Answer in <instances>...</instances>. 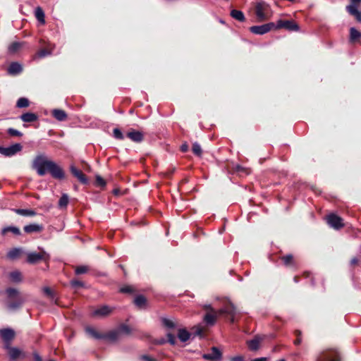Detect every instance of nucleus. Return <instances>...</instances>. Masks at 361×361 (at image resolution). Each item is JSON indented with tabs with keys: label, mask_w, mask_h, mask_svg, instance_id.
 I'll return each instance as SVG.
<instances>
[{
	"label": "nucleus",
	"mask_w": 361,
	"mask_h": 361,
	"mask_svg": "<svg viewBox=\"0 0 361 361\" xmlns=\"http://www.w3.org/2000/svg\"><path fill=\"white\" fill-rule=\"evenodd\" d=\"M162 323L166 327L169 329H173L176 326L175 323L172 320L169 319H163Z\"/></svg>",
	"instance_id": "a19ab883"
},
{
	"label": "nucleus",
	"mask_w": 361,
	"mask_h": 361,
	"mask_svg": "<svg viewBox=\"0 0 361 361\" xmlns=\"http://www.w3.org/2000/svg\"><path fill=\"white\" fill-rule=\"evenodd\" d=\"M230 361H244L243 356L238 355L231 358Z\"/></svg>",
	"instance_id": "5fc2aeb1"
},
{
	"label": "nucleus",
	"mask_w": 361,
	"mask_h": 361,
	"mask_svg": "<svg viewBox=\"0 0 361 361\" xmlns=\"http://www.w3.org/2000/svg\"><path fill=\"white\" fill-rule=\"evenodd\" d=\"M230 15L233 18L239 22H244L245 20V15L241 11L233 9L231 11Z\"/></svg>",
	"instance_id": "6ab92c4d"
},
{
	"label": "nucleus",
	"mask_w": 361,
	"mask_h": 361,
	"mask_svg": "<svg viewBox=\"0 0 361 361\" xmlns=\"http://www.w3.org/2000/svg\"><path fill=\"white\" fill-rule=\"evenodd\" d=\"M350 34L351 40H355L361 37V33L354 27L350 28Z\"/></svg>",
	"instance_id": "c9c22d12"
},
{
	"label": "nucleus",
	"mask_w": 361,
	"mask_h": 361,
	"mask_svg": "<svg viewBox=\"0 0 361 361\" xmlns=\"http://www.w3.org/2000/svg\"><path fill=\"white\" fill-rule=\"evenodd\" d=\"M260 338L259 337H255L254 339L247 341V346L251 350H256L259 348L260 343Z\"/></svg>",
	"instance_id": "393cba45"
},
{
	"label": "nucleus",
	"mask_w": 361,
	"mask_h": 361,
	"mask_svg": "<svg viewBox=\"0 0 361 361\" xmlns=\"http://www.w3.org/2000/svg\"><path fill=\"white\" fill-rule=\"evenodd\" d=\"M358 259L357 257H353L351 260H350V264L352 266H354V265H356L358 264Z\"/></svg>",
	"instance_id": "6e6d98bb"
},
{
	"label": "nucleus",
	"mask_w": 361,
	"mask_h": 361,
	"mask_svg": "<svg viewBox=\"0 0 361 361\" xmlns=\"http://www.w3.org/2000/svg\"><path fill=\"white\" fill-rule=\"evenodd\" d=\"M32 166L41 176L45 175L47 172H49L56 179L61 180L65 176L63 169L54 161L48 159L44 154L37 155L33 160Z\"/></svg>",
	"instance_id": "f257e3e1"
},
{
	"label": "nucleus",
	"mask_w": 361,
	"mask_h": 361,
	"mask_svg": "<svg viewBox=\"0 0 361 361\" xmlns=\"http://www.w3.org/2000/svg\"><path fill=\"white\" fill-rule=\"evenodd\" d=\"M44 226L42 224H31L24 226L23 230L27 233H40L43 231Z\"/></svg>",
	"instance_id": "2eb2a0df"
},
{
	"label": "nucleus",
	"mask_w": 361,
	"mask_h": 361,
	"mask_svg": "<svg viewBox=\"0 0 361 361\" xmlns=\"http://www.w3.org/2000/svg\"><path fill=\"white\" fill-rule=\"evenodd\" d=\"M192 150L195 155L201 157L202 151L201 146L197 142L193 143Z\"/></svg>",
	"instance_id": "f704fd0d"
},
{
	"label": "nucleus",
	"mask_w": 361,
	"mask_h": 361,
	"mask_svg": "<svg viewBox=\"0 0 361 361\" xmlns=\"http://www.w3.org/2000/svg\"><path fill=\"white\" fill-rule=\"evenodd\" d=\"M49 258V255L42 249L39 252H29L27 255V262L30 264H35L41 260L47 262Z\"/></svg>",
	"instance_id": "39448f33"
},
{
	"label": "nucleus",
	"mask_w": 361,
	"mask_h": 361,
	"mask_svg": "<svg viewBox=\"0 0 361 361\" xmlns=\"http://www.w3.org/2000/svg\"><path fill=\"white\" fill-rule=\"evenodd\" d=\"M51 54L50 51H48L46 49H41L40 51H39L37 52V56L39 57V58H42V57H44L47 55H49Z\"/></svg>",
	"instance_id": "de8ad7c7"
},
{
	"label": "nucleus",
	"mask_w": 361,
	"mask_h": 361,
	"mask_svg": "<svg viewBox=\"0 0 361 361\" xmlns=\"http://www.w3.org/2000/svg\"><path fill=\"white\" fill-rule=\"evenodd\" d=\"M357 20L361 21V16H360V18H357Z\"/></svg>",
	"instance_id": "0e129e2a"
},
{
	"label": "nucleus",
	"mask_w": 361,
	"mask_h": 361,
	"mask_svg": "<svg viewBox=\"0 0 361 361\" xmlns=\"http://www.w3.org/2000/svg\"><path fill=\"white\" fill-rule=\"evenodd\" d=\"M6 293L8 298L6 306L10 310L19 309L25 301V297L16 288H8L6 290Z\"/></svg>",
	"instance_id": "7ed1b4c3"
},
{
	"label": "nucleus",
	"mask_w": 361,
	"mask_h": 361,
	"mask_svg": "<svg viewBox=\"0 0 361 361\" xmlns=\"http://www.w3.org/2000/svg\"><path fill=\"white\" fill-rule=\"evenodd\" d=\"M301 332L300 331H296L295 334L298 336V338L295 341V344L298 345L301 343V338H300Z\"/></svg>",
	"instance_id": "864d4df0"
},
{
	"label": "nucleus",
	"mask_w": 361,
	"mask_h": 361,
	"mask_svg": "<svg viewBox=\"0 0 361 361\" xmlns=\"http://www.w3.org/2000/svg\"><path fill=\"white\" fill-rule=\"evenodd\" d=\"M37 116L34 113L27 112L21 115L20 118L24 122H33L37 120Z\"/></svg>",
	"instance_id": "4be33fe9"
},
{
	"label": "nucleus",
	"mask_w": 361,
	"mask_h": 361,
	"mask_svg": "<svg viewBox=\"0 0 361 361\" xmlns=\"http://www.w3.org/2000/svg\"><path fill=\"white\" fill-rule=\"evenodd\" d=\"M351 4L358 6L359 4L361 2V0H350Z\"/></svg>",
	"instance_id": "052dcab7"
},
{
	"label": "nucleus",
	"mask_w": 361,
	"mask_h": 361,
	"mask_svg": "<svg viewBox=\"0 0 361 361\" xmlns=\"http://www.w3.org/2000/svg\"><path fill=\"white\" fill-rule=\"evenodd\" d=\"M29 106V101L25 97L20 98L17 102V106L19 108H24Z\"/></svg>",
	"instance_id": "e433bc0d"
},
{
	"label": "nucleus",
	"mask_w": 361,
	"mask_h": 361,
	"mask_svg": "<svg viewBox=\"0 0 361 361\" xmlns=\"http://www.w3.org/2000/svg\"><path fill=\"white\" fill-rule=\"evenodd\" d=\"M203 308L207 311L204 317V322L209 326H213L218 316L223 314L231 316V322H235V315L237 313L236 308L229 300H226L224 307L219 311H216L211 305H204Z\"/></svg>",
	"instance_id": "f03ea898"
},
{
	"label": "nucleus",
	"mask_w": 361,
	"mask_h": 361,
	"mask_svg": "<svg viewBox=\"0 0 361 361\" xmlns=\"http://www.w3.org/2000/svg\"><path fill=\"white\" fill-rule=\"evenodd\" d=\"M271 30H274V23H269L261 25H255L250 27L252 33L255 35H264Z\"/></svg>",
	"instance_id": "9d476101"
},
{
	"label": "nucleus",
	"mask_w": 361,
	"mask_h": 361,
	"mask_svg": "<svg viewBox=\"0 0 361 361\" xmlns=\"http://www.w3.org/2000/svg\"><path fill=\"white\" fill-rule=\"evenodd\" d=\"M34 358L35 361H42L41 357L37 353H34Z\"/></svg>",
	"instance_id": "bf43d9fd"
},
{
	"label": "nucleus",
	"mask_w": 361,
	"mask_h": 361,
	"mask_svg": "<svg viewBox=\"0 0 361 361\" xmlns=\"http://www.w3.org/2000/svg\"><path fill=\"white\" fill-rule=\"evenodd\" d=\"M50 361H54V360H50Z\"/></svg>",
	"instance_id": "338daca9"
},
{
	"label": "nucleus",
	"mask_w": 361,
	"mask_h": 361,
	"mask_svg": "<svg viewBox=\"0 0 361 361\" xmlns=\"http://www.w3.org/2000/svg\"><path fill=\"white\" fill-rule=\"evenodd\" d=\"M97 181L102 185H105V182L104 180H103V178H102L101 177L98 176L97 178Z\"/></svg>",
	"instance_id": "4d7b16f0"
},
{
	"label": "nucleus",
	"mask_w": 361,
	"mask_h": 361,
	"mask_svg": "<svg viewBox=\"0 0 361 361\" xmlns=\"http://www.w3.org/2000/svg\"><path fill=\"white\" fill-rule=\"evenodd\" d=\"M35 15L37 20L41 23L42 24H44L45 20H44V13L42 8L37 7L35 9Z\"/></svg>",
	"instance_id": "cd10ccee"
},
{
	"label": "nucleus",
	"mask_w": 361,
	"mask_h": 361,
	"mask_svg": "<svg viewBox=\"0 0 361 361\" xmlns=\"http://www.w3.org/2000/svg\"><path fill=\"white\" fill-rule=\"evenodd\" d=\"M68 203V196L66 194H63L59 201V207L61 208L66 207Z\"/></svg>",
	"instance_id": "72a5a7b5"
},
{
	"label": "nucleus",
	"mask_w": 361,
	"mask_h": 361,
	"mask_svg": "<svg viewBox=\"0 0 361 361\" xmlns=\"http://www.w3.org/2000/svg\"><path fill=\"white\" fill-rule=\"evenodd\" d=\"M15 331L11 329H0V338L4 343V347L11 345V341L14 339Z\"/></svg>",
	"instance_id": "9b49d317"
},
{
	"label": "nucleus",
	"mask_w": 361,
	"mask_h": 361,
	"mask_svg": "<svg viewBox=\"0 0 361 361\" xmlns=\"http://www.w3.org/2000/svg\"><path fill=\"white\" fill-rule=\"evenodd\" d=\"M23 71L22 66L17 63V62H13L10 64V66L8 68V73L10 75H17L21 73Z\"/></svg>",
	"instance_id": "a211bd4d"
},
{
	"label": "nucleus",
	"mask_w": 361,
	"mask_h": 361,
	"mask_svg": "<svg viewBox=\"0 0 361 361\" xmlns=\"http://www.w3.org/2000/svg\"><path fill=\"white\" fill-rule=\"evenodd\" d=\"M203 358L211 361H221V353L217 348L213 347L211 353L203 355Z\"/></svg>",
	"instance_id": "ddd939ff"
},
{
	"label": "nucleus",
	"mask_w": 361,
	"mask_h": 361,
	"mask_svg": "<svg viewBox=\"0 0 361 361\" xmlns=\"http://www.w3.org/2000/svg\"><path fill=\"white\" fill-rule=\"evenodd\" d=\"M53 116L59 121H65L67 118L66 113L61 109H54L52 111Z\"/></svg>",
	"instance_id": "aec40b11"
},
{
	"label": "nucleus",
	"mask_w": 361,
	"mask_h": 361,
	"mask_svg": "<svg viewBox=\"0 0 361 361\" xmlns=\"http://www.w3.org/2000/svg\"><path fill=\"white\" fill-rule=\"evenodd\" d=\"M70 170L72 174L75 178H77L80 183L83 184H87L88 183V180L85 175L80 170L78 169L75 166H71Z\"/></svg>",
	"instance_id": "4468645a"
},
{
	"label": "nucleus",
	"mask_w": 361,
	"mask_h": 361,
	"mask_svg": "<svg viewBox=\"0 0 361 361\" xmlns=\"http://www.w3.org/2000/svg\"><path fill=\"white\" fill-rule=\"evenodd\" d=\"M120 333L118 330H114L109 332L106 334L102 335V338L107 339L111 341H115L119 338Z\"/></svg>",
	"instance_id": "412c9836"
},
{
	"label": "nucleus",
	"mask_w": 361,
	"mask_h": 361,
	"mask_svg": "<svg viewBox=\"0 0 361 361\" xmlns=\"http://www.w3.org/2000/svg\"><path fill=\"white\" fill-rule=\"evenodd\" d=\"M8 232H11L15 235H20V231L18 227L16 226H7L1 230V235H5Z\"/></svg>",
	"instance_id": "b1692460"
},
{
	"label": "nucleus",
	"mask_w": 361,
	"mask_h": 361,
	"mask_svg": "<svg viewBox=\"0 0 361 361\" xmlns=\"http://www.w3.org/2000/svg\"><path fill=\"white\" fill-rule=\"evenodd\" d=\"M269 6L264 1L257 3L255 6V15L258 22H263L269 18L268 11Z\"/></svg>",
	"instance_id": "20e7f679"
},
{
	"label": "nucleus",
	"mask_w": 361,
	"mask_h": 361,
	"mask_svg": "<svg viewBox=\"0 0 361 361\" xmlns=\"http://www.w3.org/2000/svg\"><path fill=\"white\" fill-rule=\"evenodd\" d=\"M180 149H181L182 152H187V150L188 149V146L186 144H183V145H182Z\"/></svg>",
	"instance_id": "13d9d810"
},
{
	"label": "nucleus",
	"mask_w": 361,
	"mask_h": 361,
	"mask_svg": "<svg viewBox=\"0 0 361 361\" xmlns=\"http://www.w3.org/2000/svg\"><path fill=\"white\" fill-rule=\"evenodd\" d=\"M285 265H290L293 264V257L292 255H287L281 257Z\"/></svg>",
	"instance_id": "58836bf2"
},
{
	"label": "nucleus",
	"mask_w": 361,
	"mask_h": 361,
	"mask_svg": "<svg viewBox=\"0 0 361 361\" xmlns=\"http://www.w3.org/2000/svg\"><path fill=\"white\" fill-rule=\"evenodd\" d=\"M286 29L288 31H298L299 26L293 20H279L274 23V30Z\"/></svg>",
	"instance_id": "6e6552de"
},
{
	"label": "nucleus",
	"mask_w": 361,
	"mask_h": 361,
	"mask_svg": "<svg viewBox=\"0 0 361 361\" xmlns=\"http://www.w3.org/2000/svg\"><path fill=\"white\" fill-rule=\"evenodd\" d=\"M127 137L135 142H140L143 140L144 135L140 131L131 130L127 133Z\"/></svg>",
	"instance_id": "dca6fc26"
},
{
	"label": "nucleus",
	"mask_w": 361,
	"mask_h": 361,
	"mask_svg": "<svg viewBox=\"0 0 361 361\" xmlns=\"http://www.w3.org/2000/svg\"><path fill=\"white\" fill-rule=\"evenodd\" d=\"M4 349L7 351L9 361H16L25 357V352L18 348L7 345Z\"/></svg>",
	"instance_id": "423d86ee"
},
{
	"label": "nucleus",
	"mask_w": 361,
	"mask_h": 361,
	"mask_svg": "<svg viewBox=\"0 0 361 361\" xmlns=\"http://www.w3.org/2000/svg\"><path fill=\"white\" fill-rule=\"evenodd\" d=\"M279 361H286L284 359H281Z\"/></svg>",
	"instance_id": "69168bd1"
},
{
	"label": "nucleus",
	"mask_w": 361,
	"mask_h": 361,
	"mask_svg": "<svg viewBox=\"0 0 361 361\" xmlns=\"http://www.w3.org/2000/svg\"><path fill=\"white\" fill-rule=\"evenodd\" d=\"M252 361H267L266 357L256 358Z\"/></svg>",
	"instance_id": "680f3d73"
},
{
	"label": "nucleus",
	"mask_w": 361,
	"mask_h": 361,
	"mask_svg": "<svg viewBox=\"0 0 361 361\" xmlns=\"http://www.w3.org/2000/svg\"><path fill=\"white\" fill-rule=\"evenodd\" d=\"M118 331L119 333H124V334H129L130 333V329L128 326L126 325H122L119 329H118Z\"/></svg>",
	"instance_id": "09e8293b"
},
{
	"label": "nucleus",
	"mask_w": 361,
	"mask_h": 361,
	"mask_svg": "<svg viewBox=\"0 0 361 361\" xmlns=\"http://www.w3.org/2000/svg\"><path fill=\"white\" fill-rule=\"evenodd\" d=\"M23 46V43L15 42L11 43L8 47V52L10 54H14L18 51Z\"/></svg>",
	"instance_id": "7c9ffc66"
},
{
	"label": "nucleus",
	"mask_w": 361,
	"mask_h": 361,
	"mask_svg": "<svg viewBox=\"0 0 361 361\" xmlns=\"http://www.w3.org/2000/svg\"><path fill=\"white\" fill-rule=\"evenodd\" d=\"M86 332L90 335L91 336L95 338H102V335L99 334L92 327H87L86 328Z\"/></svg>",
	"instance_id": "473e14b6"
},
{
	"label": "nucleus",
	"mask_w": 361,
	"mask_h": 361,
	"mask_svg": "<svg viewBox=\"0 0 361 361\" xmlns=\"http://www.w3.org/2000/svg\"><path fill=\"white\" fill-rule=\"evenodd\" d=\"M178 337L181 341L185 342L190 338V334L184 329H180L178 331Z\"/></svg>",
	"instance_id": "c756f323"
},
{
	"label": "nucleus",
	"mask_w": 361,
	"mask_h": 361,
	"mask_svg": "<svg viewBox=\"0 0 361 361\" xmlns=\"http://www.w3.org/2000/svg\"><path fill=\"white\" fill-rule=\"evenodd\" d=\"M120 292L123 293H131L133 292V288L130 286H124L120 289Z\"/></svg>",
	"instance_id": "37998d69"
},
{
	"label": "nucleus",
	"mask_w": 361,
	"mask_h": 361,
	"mask_svg": "<svg viewBox=\"0 0 361 361\" xmlns=\"http://www.w3.org/2000/svg\"><path fill=\"white\" fill-rule=\"evenodd\" d=\"M71 285L74 288L82 287L84 283L82 281L78 280H72L71 281Z\"/></svg>",
	"instance_id": "a18cd8bd"
},
{
	"label": "nucleus",
	"mask_w": 361,
	"mask_h": 361,
	"mask_svg": "<svg viewBox=\"0 0 361 361\" xmlns=\"http://www.w3.org/2000/svg\"><path fill=\"white\" fill-rule=\"evenodd\" d=\"M89 271V267L87 266H85V265H82V266H78L75 268V272L76 274L79 275V274H85L87 273V271Z\"/></svg>",
	"instance_id": "ea45409f"
},
{
	"label": "nucleus",
	"mask_w": 361,
	"mask_h": 361,
	"mask_svg": "<svg viewBox=\"0 0 361 361\" xmlns=\"http://www.w3.org/2000/svg\"><path fill=\"white\" fill-rule=\"evenodd\" d=\"M21 149L22 146L20 145V144H15L8 147H0V153L5 156L11 157L16 154Z\"/></svg>",
	"instance_id": "f8f14e48"
},
{
	"label": "nucleus",
	"mask_w": 361,
	"mask_h": 361,
	"mask_svg": "<svg viewBox=\"0 0 361 361\" xmlns=\"http://www.w3.org/2000/svg\"><path fill=\"white\" fill-rule=\"evenodd\" d=\"M13 212L25 216H34L36 215V212L32 209H14Z\"/></svg>",
	"instance_id": "5701e85b"
},
{
	"label": "nucleus",
	"mask_w": 361,
	"mask_h": 361,
	"mask_svg": "<svg viewBox=\"0 0 361 361\" xmlns=\"http://www.w3.org/2000/svg\"><path fill=\"white\" fill-rule=\"evenodd\" d=\"M9 278L14 283H19L22 281L21 273L18 271H14L9 274Z\"/></svg>",
	"instance_id": "c85d7f7f"
},
{
	"label": "nucleus",
	"mask_w": 361,
	"mask_h": 361,
	"mask_svg": "<svg viewBox=\"0 0 361 361\" xmlns=\"http://www.w3.org/2000/svg\"><path fill=\"white\" fill-rule=\"evenodd\" d=\"M134 302L138 307H142L145 305L146 299L143 295H140L135 297Z\"/></svg>",
	"instance_id": "2f4dec72"
},
{
	"label": "nucleus",
	"mask_w": 361,
	"mask_h": 361,
	"mask_svg": "<svg viewBox=\"0 0 361 361\" xmlns=\"http://www.w3.org/2000/svg\"><path fill=\"white\" fill-rule=\"evenodd\" d=\"M195 334L197 336H202L203 333V328L199 325L195 327Z\"/></svg>",
	"instance_id": "8fccbe9b"
},
{
	"label": "nucleus",
	"mask_w": 361,
	"mask_h": 361,
	"mask_svg": "<svg viewBox=\"0 0 361 361\" xmlns=\"http://www.w3.org/2000/svg\"><path fill=\"white\" fill-rule=\"evenodd\" d=\"M325 219L328 225L334 229L339 230L345 226L343 219L334 213L328 214Z\"/></svg>",
	"instance_id": "0eeeda50"
},
{
	"label": "nucleus",
	"mask_w": 361,
	"mask_h": 361,
	"mask_svg": "<svg viewBox=\"0 0 361 361\" xmlns=\"http://www.w3.org/2000/svg\"><path fill=\"white\" fill-rule=\"evenodd\" d=\"M167 337L169 339V342L171 343L172 345H174L176 343V338L175 336L171 334H168Z\"/></svg>",
	"instance_id": "3c124183"
},
{
	"label": "nucleus",
	"mask_w": 361,
	"mask_h": 361,
	"mask_svg": "<svg viewBox=\"0 0 361 361\" xmlns=\"http://www.w3.org/2000/svg\"><path fill=\"white\" fill-rule=\"evenodd\" d=\"M357 5L351 4L350 5H348L346 8L347 11L353 16H355L356 18H360L361 12H359L357 11Z\"/></svg>",
	"instance_id": "a878e982"
},
{
	"label": "nucleus",
	"mask_w": 361,
	"mask_h": 361,
	"mask_svg": "<svg viewBox=\"0 0 361 361\" xmlns=\"http://www.w3.org/2000/svg\"><path fill=\"white\" fill-rule=\"evenodd\" d=\"M43 292L44 293L45 295H47L50 298H51V299L54 298V294L50 288H49V287L43 288Z\"/></svg>",
	"instance_id": "c03bdc74"
},
{
	"label": "nucleus",
	"mask_w": 361,
	"mask_h": 361,
	"mask_svg": "<svg viewBox=\"0 0 361 361\" xmlns=\"http://www.w3.org/2000/svg\"><path fill=\"white\" fill-rule=\"evenodd\" d=\"M294 281H295V283H298V276H295V277H294Z\"/></svg>",
	"instance_id": "e2e57ef3"
},
{
	"label": "nucleus",
	"mask_w": 361,
	"mask_h": 361,
	"mask_svg": "<svg viewBox=\"0 0 361 361\" xmlns=\"http://www.w3.org/2000/svg\"><path fill=\"white\" fill-rule=\"evenodd\" d=\"M235 171L240 174H245L247 175L250 173V170L249 169L245 168L243 166H241L240 165H236L235 166Z\"/></svg>",
	"instance_id": "4c0bfd02"
},
{
	"label": "nucleus",
	"mask_w": 361,
	"mask_h": 361,
	"mask_svg": "<svg viewBox=\"0 0 361 361\" xmlns=\"http://www.w3.org/2000/svg\"><path fill=\"white\" fill-rule=\"evenodd\" d=\"M141 360L142 361H157L155 359H154L152 357L148 356V355H142L141 357Z\"/></svg>",
	"instance_id": "603ef678"
},
{
	"label": "nucleus",
	"mask_w": 361,
	"mask_h": 361,
	"mask_svg": "<svg viewBox=\"0 0 361 361\" xmlns=\"http://www.w3.org/2000/svg\"><path fill=\"white\" fill-rule=\"evenodd\" d=\"M316 361H339V354L334 350H325L317 356Z\"/></svg>",
	"instance_id": "1a4fd4ad"
},
{
	"label": "nucleus",
	"mask_w": 361,
	"mask_h": 361,
	"mask_svg": "<svg viewBox=\"0 0 361 361\" xmlns=\"http://www.w3.org/2000/svg\"><path fill=\"white\" fill-rule=\"evenodd\" d=\"M113 134L116 139L123 140L124 138L122 132L118 128L114 129Z\"/></svg>",
	"instance_id": "79ce46f5"
},
{
	"label": "nucleus",
	"mask_w": 361,
	"mask_h": 361,
	"mask_svg": "<svg viewBox=\"0 0 361 361\" xmlns=\"http://www.w3.org/2000/svg\"><path fill=\"white\" fill-rule=\"evenodd\" d=\"M22 250L20 248H13L8 252L7 257L10 259H17L21 254Z\"/></svg>",
	"instance_id": "bb28decb"
},
{
	"label": "nucleus",
	"mask_w": 361,
	"mask_h": 361,
	"mask_svg": "<svg viewBox=\"0 0 361 361\" xmlns=\"http://www.w3.org/2000/svg\"><path fill=\"white\" fill-rule=\"evenodd\" d=\"M8 132L9 135H11L12 136H20V135H22V133L20 131H18V130H17L16 129H13V128H9L8 130Z\"/></svg>",
	"instance_id": "49530a36"
},
{
	"label": "nucleus",
	"mask_w": 361,
	"mask_h": 361,
	"mask_svg": "<svg viewBox=\"0 0 361 361\" xmlns=\"http://www.w3.org/2000/svg\"><path fill=\"white\" fill-rule=\"evenodd\" d=\"M112 312V309L107 306L104 305L101 307L97 308L92 312L94 317H105L109 314Z\"/></svg>",
	"instance_id": "f3484780"
}]
</instances>
